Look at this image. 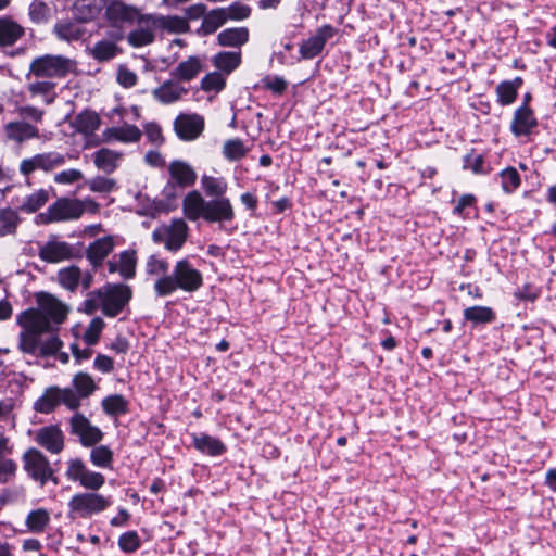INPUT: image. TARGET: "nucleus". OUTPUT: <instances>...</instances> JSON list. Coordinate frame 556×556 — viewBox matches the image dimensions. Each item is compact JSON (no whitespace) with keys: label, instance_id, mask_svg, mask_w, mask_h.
Masks as SVG:
<instances>
[{"label":"nucleus","instance_id":"bb28decb","mask_svg":"<svg viewBox=\"0 0 556 556\" xmlns=\"http://www.w3.org/2000/svg\"><path fill=\"white\" fill-rule=\"evenodd\" d=\"M53 34L60 40L72 42L79 40L85 35V28L76 21H59L53 26Z\"/></svg>","mask_w":556,"mask_h":556},{"label":"nucleus","instance_id":"c9c22d12","mask_svg":"<svg viewBox=\"0 0 556 556\" xmlns=\"http://www.w3.org/2000/svg\"><path fill=\"white\" fill-rule=\"evenodd\" d=\"M74 393L78 395V399L89 397L97 389V384L93 378L84 371L77 372L72 380Z\"/></svg>","mask_w":556,"mask_h":556},{"label":"nucleus","instance_id":"f3484780","mask_svg":"<svg viewBox=\"0 0 556 556\" xmlns=\"http://www.w3.org/2000/svg\"><path fill=\"white\" fill-rule=\"evenodd\" d=\"M336 34V30L330 25H324L317 29V31L300 46V54L302 59L311 60L325 48L326 42L331 39Z\"/></svg>","mask_w":556,"mask_h":556},{"label":"nucleus","instance_id":"0e129e2a","mask_svg":"<svg viewBox=\"0 0 556 556\" xmlns=\"http://www.w3.org/2000/svg\"><path fill=\"white\" fill-rule=\"evenodd\" d=\"M54 89V84L43 80L31 83L28 86V90L31 96H49Z\"/></svg>","mask_w":556,"mask_h":556},{"label":"nucleus","instance_id":"09e8293b","mask_svg":"<svg viewBox=\"0 0 556 556\" xmlns=\"http://www.w3.org/2000/svg\"><path fill=\"white\" fill-rule=\"evenodd\" d=\"M169 264L167 261L151 255L147 260L146 271L149 276L156 277L157 279L169 276L168 273Z\"/></svg>","mask_w":556,"mask_h":556},{"label":"nucleus","instance_id":"37998d69","mask_svg":"<svg viewBox=\"0 0 556 556\" xmlns=\"http://www.w3.org/2000/svg\"><path fill=\"white\" fill-rule=\"evenodd\" d=\"M58 279L63 288L70 291H74L79 286L81 279V271L76 266H70L59 270Z\"/></svg>","mask_w":556,"mask_h":556},{"label":"nucleus","instance_id":"6e6d98bb","mask_svg":"<svg viewBox=\"0 0 556 556\" xmlns=\"http://www.w3.org/2000/svg\"><path fill=\"white\" fill-rule=\"evenodd\" d=\"M222 9L225 12L227 21H242L248 18L251 14V8L249 5L238 2Z\"/></svg>","mask_w":556,"mask_h":556},{"label":"nucleus","instance_id":"7c9ffc66","mask_svg":"<svg viewBox=\"0 0 556 556\" xmlns=\"http://www.w3.org/2000/svg\"><path fill=\"white\" fill-rule=\"evenodd\" d=\"M121 156L119 152L102 148L93 153V162L98 169L111 174L116 169Z\"/></svg>","mask_w":556,"mask_h":556},{"label":"nucleus","instance_id":"58836bf2","mask_svg":"<svg viewBox=\"0 0 556 556\" xmlns=\"http://www.w3.org/2000/svg\"><path fill=\"white\" fill-rule=\"evenodd\" d=\"M118 52L119 49L117 45L114 41L108 39L96 42L94 46L90 49V55L99 62L109 61L113 59Z\"/></svg>","mask_w":556,"mask_h":556},{"label":"nucleus","instance_id":"c756f323","mask_svg":"<svg viewBox=\"0 0 556 556\" xmlns=\"http://www.w3.org/2000/svg\"><path fill=\"white\" fill-rule=\"evenodd\" d=\"M523 80L521 77H515L511 80H504L496 87V98L501 105H509L517 98L518 90L521 88Z\"/></svg>","mask_w":556,"mask_h":556},{"label":"nucleus","instance_id":"864d4df0","mask_svg":"<svg viewBox=\"0 0 556 556\" xmlns=\"http://www.w3.org/2000/svg\"><path fill=\"white\" fill-rule=\"evenodd\" d=\"M104 321L100 317L93 318L85 330L83 336L87 345L92 346L99 341L100 334L103 330Z\"/></svg>","mask_w":556,"mask_h":556},{"label":"nucleus","instance_id":"6ab92c4d","mask_svg":"<svg viewBox=\"0 0 556 556\" xmlns=\"http://www.w3.org/2000/svg\"><path fill=\"white\" fill-rule=\"evenodd\" d=\"M136 252L126 250L108 262V270L111 274L118 273L124 279H131L136 275Z\"/></svg>","mask_w":556,"mask_h":556},{"label":"nucleus","instance_id":"2eb2a0df","mask_svg":"<svg viewBox=\"0 0 556 556\" xmlns=\"http://www.w3.org/2000/svg\"><path fill=\"white\" fill-rule=\"evenodd\" d=\"M65 162V155L60 152L40 153L23 160L20 169L23 175H29L37 169L50 172L63 166Z\"/></svg>","mask_w":556,"mask_h":556},{"label":"nucleus","instance_id":"0eeeda50","mask_svg":"<svg viewBox=\"0 0 556 556\" xmlns=\"http://www.w3.org/2000/svg\"><path fill=\"white\" fill-rule=\"evenodd\" d=\"M111 497H106L96 492H84L75 494L70 503L68 507L71 513L77 515L80 518H89L96 514H100L111 506Z\"/></svg>","mask_w":556,"mask_h":556},{"label":"nucleus","instance_id":"4468645a","mask_svg":"<svg viewBox=\"0 0 556 556\" xmlns=\"http://www.w3.org/2000/svg\"><path fill=\"white\" fill-rule=\"evenodd\" d=\"M24 460L27 472L35 480H38L41 485H43L49 479H52L55 484L58 483V480L53 478V470L48 459L41 452L31 448L25 453Z\"/></svg>","mask_w":556,"mask_h":556},{"label":"nucleus","instance_id":"9d476101","mask_svg":"<svg viewBox=\"0 0 556 556\" xmlns=\"http://www.w3.org/2000/svg\"><path fill=\"white\" fill-rule=\"evenodd\" d=\"M65 476L68 480L78 482L87 490L97 491L105 483L102 473L90 470L81 459L75 458L67 463Z\"/></svg>","mask_w":556,"mask_h":556},{"label":"nucleus","instance_id":"9b49d317","mask_svg":"<svg viewBox=\"0 0 556 556\" xmlns=\"http://www.w3.org/2000/svg\"><path fill=\"white\" fill-rule=\"evenodd\" d=\"M134 24H136L137 27L127 35L128 43L135 48H141L152 43L154 33L159 29L156 14L140 13Z\"/></svg>","mask_w":556,"mask_h":556},{"label":"nucleus","instance_id":"ddd939ff","mask_svg":"<svg viewBox=\"0 0 556 556\" xmlns=\"http://www.w3.org/2000/svg\"><path fill=\"white\" fill-rule=\"evenodd\" d=\"M169 180L165 187L168 197H174V187L188 188L194 185L197 173L187 162L175 160L168 165Z\"/></svg>","mask_w":556,"mask_h":556},{"label":"nucleus","instance_id":"4d7b16f0","mask_svg":"<svg viewBox=\"0 0 556 556\" xmlns=\"http://www.w3.org/2000/svg\"><path fill=\"white\" fill-rule=\"evenodd\" d=\"M29 16L33 22L38 24L47 22L50 16V9L45 2L34 0L29 5Z\"/></svg>","mask_w":556,"mask_h":556},{"label":"nucleus","instance_id":"8fccbe9b","mask_svg":"<svg viewBox=\"0 0 556 556\" xmlns=\"http://www.w3.org/2000/svg\"><path fill=\"white\" fill-rule=\"evenodd\" d=\"M45 331H31L30 329H25L24 332L21 333L20 339V346L21 349L26 352L34 354L37 351H39V334L43 333Z\"/></svg>","mask_w":556,"mask_h":556},{"label":"nucleus","instance_id":"cd10ccee","mask_svg":"<svg viewBox=\"0 0 556 556\" xmlns=\"http://www.w3.org/2000/svg\"><path fill=\"white\" fill-rule=\"evenodd\" d=\"M5 136L9 140L23 142L39 136V130L26 122H12L5 125Z\"/></svg>","mask_w":556,"mask_h":556},{"label":"nucleus","instance_id":"412c9836","mask_svg":"<svg viewBox=\"0 0 556 556\" xmlns=\"http://www.w3.org/2000/svg\"><path fill=\"white\" fill-rule=\"evenodd\" d=\"M141 11L134 5L126 4L123 1L114 0L106 7L105 14L113 23L134 24L138 20Z\"/></svg>","mask_w":556,"mask_h":556},{"label":"nucleus","instance_id":"39448f33","mask_svg":"<svg viewBox=\"0 0 556 556\" xmlns=\"http://www.w3.org/2000/svg\"><path fill=\"white\" fill-rule=\"evenodd\" d=\"M83 215L80 200L60 198L46 212L36 216L37 224H51L78 219Z\"/></svg>","mask_w":556,"mask_h":556},{"label":"nucleus","instance_id":"f03ea898","mask_svg":"<svg viewBox=\"0 0 556 556\" xmlns=\"http://www.w3.org/2000/svg\"><path fill=\"white\" fill-rule=\"evenodd\" d=\"M182 213L190 222L203 218L208 223H224L235 218V211L228 198L206 201L197 190L188 192L184 198Z\"/></svg>","mask_w":556,"mask_h":556},{"label":"nucleus","instance_id":"bf43d9fd","mask_svg":"<svg viewBox=\"0 0 556 556\" xmlns=\"http://www.w3.org/2000/svg\"><path fill=\"white\" fill-rule=\"evenodd\" d=\"M144 134L148 141L156 147L162 146L165 141L161 126L154 122L144 125Z\"/></svg>","mask_w":556,"mask_h":556},{"label":"nucleus","instance_id":"79ce46f5","mask_svg":"<svg viewBox=\"0 0 556 556\" xmlns=\"http://www.w3.org/2000/svg\"><path fill=\"white\" fill-rule=\"evenodd\" d=\"M105 414L110 416H119L127 412L128 402L121 394H113L104 397L101 402Z\"/></svg>","mask_w":556,"mask_h":556},{"label":"nucleus","instance_id":"f8f14e48","mask_svg":"<svg viewBox=\"0 0 556 556\" xmlns=\"http://www.w3.org/2000/svg\"><path fill=\"white\" fill-rule=\"evenodd\" d=\"M173 126L180 140L193 141L204 131L205 122L200 114L181 113L175 118Z\"/></svg>","mask_w":556,"mask_h":556},{"label":"nucleus","instance_id":"4c0bfd02","mask_svg":"<svg viewBox=\"0 0 556 556\" xmlns=\"http://www.w3.org/2000/svg\"><path fill=\"white\" fill-rule=\"evenodd\" d=\"M201 186L208 197H216V199L224 198L228 189V184L223 177L210 175H202Z\"/></svg>","mask_w":556,"mask_h":556},{"label":"nucleus","instance_id":"4be33fe9","mask_svg":"<svg viewBox=\"0 0 556 556\" xmlns=\"http://www.w3.org/2000/svg\"><path fill=\"white\" fill-rule=\"evenodd\" d=\"M536 125L538 122L533 111L529 105H521L514 113L510 130L515 136L519 137L529 135Z\"/></svg>","mask_w":556,"mask_h":556},{"label":"nucleus","instance_id":"603ef678","mask_svg":"<svg viewBox=\"0 0 556 556\" xmlns=\"http://www.w3.org/2000/svg\"><path fill=\"white\" fill-rule=\"evenodd\" d=\"M500 177L502 188L507 193L515 191L520 186V176L514 167L503 169Z\"/></svg>","mask_w":556,"mask_h":556},{"label":"nucleus","instance_id":"20e7f679","mask_svg":"<svg viewBox=\"0 0 556 556\" xmlns=\"http://www.w3.org/2000/svg\"><path fill=\"white\" fill-rule=\"evenodd\" d=\"M77 72V62L62 54H43L35 58L29 73L37 78H64Z\"/></svg>","mask_w":556,"mask_h":556},{"label":"nucleus","instance_id":"774afa93","mask_svg":"<svg viewBox=\"0 0 556 556\" xmlns=\"http://www.w3.org/2000/svg\"><path fill=\"white\" fill-rule=\"evenodd\" d=\"M93 367L103 372L109 374L113 370V359L108 355L99 354L93 362Z\"/></svg>","mask_w":556,"mask_h":556},{"label":"nucleus","instance_id":"f704fd0d","mask_svg":"<svg viewBox=\"0 0 556 556\" xmlns=\"http://www.w3.org/2000/svg\"><path fill=\"white\" fill-rule=\"evenodd\" d=\"M100 126V117L96 112L84 111L76 115L73 121V127L76 131L84 135L93 134Z\"/></svg>","mask_w":556,"mask_h":556},{"label":"nucleus","instance_id":"423d86ee","mask_svg":"<svg viewBox=\"0 0 556 556\" xmlns=\"http://www.w3.org/2000/svg\"><path fill=\"white\" fill-rule=\"evenodd\" d=\"M102 313L108 317L118 315L131 298V289L125 285H106L98 290Z\"/></svg>","mask_w":556,"mask_h":556},{"label":"nucleus","instance_id":"a878e982","mask_svg":"<svg viewBox=\"0 0 556 556\" xmlns=\"http://www.w3.org/2000/svg\"><path fill=\"white\" fill-rule=\"evenodd\" d=\"M104 136L108 141L114 140L123 143H135L140 140L142 131L135 125L124 124L106 129Z\"/></svg>","mask_w":556,"mask_h":556},{"label":"nucleus","instance_id":"7ed1b4c3","mask_svg":"<svg viewBox=\"0 0 556 556\" xmlns=\"http://www.w3.org/2000/svg\"><path fill=\"white\" fill-rule=\"evenodd\" d=\"M202 285V274L189 261L180 260L175 264L169 276L155 280L153 288L159 296H167L178 289L186 292H194Z\"/></svg>","mask_w":556,"mask_h":556},{"label":"nucleus","instance_id":"680f3d73","mask_svg":"<svg viewBox=\"0 0 556 556\" xmlns=\"http://www.w3.org/2000/svg\"><path fill=\"white\" fill-rule=\"evenodd\" d=\"M20 222L18 215L14 210H2V236L14 232Z\"/></svg>","mask_w":556,"mask_h":556},{"label":"nucleus","instance_id":"1a4fd4ad","mask_svg":"<svg viewBox=\"0 0 556 556\" xmlns=\"http://www.w3.org/2000/svg\"><path fill=\"white\" fill-rule=\"evenodd\" d=\"M61 403L70 409H77L79 407L78 395L74 393L73 389L50 387L35 402V409L42 414H49Z\"/></svg>","mask_w":556,"mask_h":556},{"label":"nucleus","instance_id":"5fc2aeb1","mask_svg":"<svg viewBox=\"0 0 556 556\" xmlns=\"http://www.w3.org/2000/svg\"><path fill=\"white\" fill-rule=\"evenodd\" d=\"M90 191L97 193H110L116 188V182L112 178L97 176L87 181Z\"/></svg>","mask_w":556,"mask_h":556},{"label":"nucleus","instance_id":"473e14b6","mask_svg":"<svg viewBox=\"0 0 556 556\" xmlns=\"http://www.w3.org/2000/svg\"><path fill=\"white\" fill-rule=\"evenodd\" d=\"M213 65L222 73L228 75L241 64L240 51H222L213 56Z\"/></svg>","mask_w":556,"mask_h":556},{"label":"nucleus","instance_id":"5701e85b","mask_svg":"<svg viewBox=\"0 0 556 556\" xmlns=\"http://www.w3.org/2000/svg\"><path fill=\"white\" fill-rule=\"evenodd\" d=\"M187 92L188 90L174 78L164 81L160 87L152 91L154 99L164 104L178 101Z\"/></svg>","mask_w":556,"mask_h":556},{"label":"nucleus","instance_id":"49530a36","mask_svg":"<svg viewBox=\"0 0 556 556\" xmlns=\"http://www.w3.org/2000/svg\"><path fill=\"white\" fill-rule=\"evenodd\" d=\"M24 35V28L14 21L2 18V46L12 45Z\"/></svg>","mask_w":556,"mask_h":556},{"label":"nucleus","instance_id":"2f4dec72","mask_svg":"<svg viewBox=\"0 0 556 556\" xmlns=\"http://www.w3.org/2000/svg\"><path fill=\"white\" fill-rule=\"evenodd\" d=\"M51 521V514L46 508L30 510L25 519V526L31 533H42Z\"/></svg>","mask_w":556,"mask_h":556},{"label":"nucleus","instance_id":"72a5a7b5","mask_svg":"<svg viewBox=\"0 0 556 556\" xmlns=\"http://www.w3.org/2000/svg\"><path fill=\"white\" fill-rule=\"evenodd\" d=\"M193 444L197 450L211 456L220 455L226 450L218 439L205 433L193 434Z\"/></svg>","mask_w":556,"mask_h":556},{"label":"nucleus","instance_id":"ea45409f","mask_svg":"<svg viewBox=\"0 0 556 556\" xmlns=\"http://www.w3.org/2000/svg\"><path fill=\"white\" fill-rule=\"evenodd\" d=\"M227 23L225 12L222 8L213 9L202 20L201 30L204 35L215 33L219 27Z\"/></svg>","mask_w":556,"mask_h":556},{"label":"nucleus","instance_id":"052dcab7","mask_svg":"<svg viewBox=\"0 0 556 556\" xmlns=\"http://www.w3.org/2000/svg\"><path fill=\"white\" fill-rule=\"evenodd\" d=\"M84 174L76 168L65 169L54 176V182L59 185H71L83 179Z\"/></svg>","mask_w":556,"mask_h":556},{"label":"nucleus","instance_id":"a211bd4d","mask_svg":"<svg viewBox=\"0 0 556 556\" xmlns=\"http://www.w3.org/2000/svg\"><path fill=\"white\" fill-rule=\"evenodd\" d=\"M38 255L45 262L60 263L73 256V248L70 243L59 240L56 236H51L40 245Z\"/></svg>","mask_w":556,"mask_h":556},{"label":"nucleus","instance_id":"f257e3e1","mask_svg":"<svg viewBox=\"0 0 556 556\" xmlns=\"http://www.w3.org/2000/svg\"><path fill=\"white\" fill-rule=\"evenodd\" d=\"M37 308L24 311L18 323L31 331H54L67 318L70 308L54 295L47 292L36 294Z\"/></svg>","mask_w":556,"mask_h":556},{"label":"nucleus","instance_id":"393cba45","mask_svg":"<svg viewBox=\"0 0 556 556\" xmlns=\"http://www.w3.org/2000/svg\"><path fill=\"white\" fill-rule=\"evenodd\" d=\"M114 239L111 236L97 239L87 249V258L94 266L102 264L103 260L113 251Z\"/></svg>","mask_w":556,"mask_h":556},{"label":"nucleus","instance_id":"c85d7f7f","mask_svg":"<svg viewBox=\"0 0 556 556\" xmlns=\"http://www.w3.org/2000/svg\"><path fill=\"white\" fill-rule=\"evenodd\" d=\"M249 40L247 27L227 28L217 35V43L222 47L240 48Z\"/></svg>","mask_w":556,"mask_h":556},{"label":"nucleus","instance_id":"6e6552de","mask_svg":"<svg viewBox=\"0 0 556 556\" xmlns=\"http://www.w3.org/2000/svg\"><path fill=\"white\" fill-rule=\"evenodd\" d=\"M189 227L182 218H175L168 225H162L152 232L153 241L163 243L169 251L181 249L188 238Z\"/></svg>","mask_w":556,"mask_h":556},{"label":"nucleus","instance_id":"dca6fc26","mask_svg":"<svg viewBox=\"0 0 556 556\" xmlns=\"http://www.w3.org/2000/svg\"><path fill=\"white\" fill-rule=\"evenodd\" d=\"M71 431L73 434L79 437L80 443L84 446H93L99 443L102 438V431L91 425V422L81 414H75L71 418Z\"/></svg>","mask_w":556,"mask_h":556},{"label":"nucleus","instance_id":"13d9d810","mask_svg":"<svg viewBox=\"0 0 556 556\" xmlns=\"http://www.w3.org/2000/svg\"><path fill=\"white\" fill-rule=\"evenodd\" d=\"M118 546L125 553H132L140 547V539L136 531L123 533L118 539Z\"/></svg>","mask_w":556,"mask_h":556},{"label":"nucleus","instance_id":"3c124183","mask_svg":"<svg viewBox=\"0 0 556 556\" xmlns=\"http://www.w3.org/2000/svg\"><path fill=\"white\" fill-rule=\"evenodd\" d=\"M225 85L226 80L219 72L208 73L201 80V88L206 92H219L224 89Z\"/></svg>","mask_w":556,"mask_h":556},{"label":"nucleus","instance_id":"de8ad7c7","mask_svg":"<svg viewBox=\"0 0 556 556\" xmlns=\"http://www.w3.org/2000/svg\"><path fill=\"white\" fill-rule=\"evenodd\" d=\"M90 460L96 467L110 468L113 463V452L105 445L96 446L90 452Z\"/></svg>","mask_w":556,"mask_h":556},{"label":"nucleus","instance_id":"a18cd8bd","mask_svg":"<svg viewBox=\"0 0 556 556\" xmlns=\"http://www.w3.org/2000/svg\"><path fill=\"white\" fill-rule=\"evenodd\" d=\"M48 200L49 192L45 189H39L29 194L20 205V208L26 213H34L42 207L48 202Z\"/></svg>","mask_w":556,"mask_h":556},{"label":"nucleus","instance_id":"b1692460","mask_svg":"<svg viewBox=\"0 0 556 556\" xmlns=\"http://www.w3.org/2000/svg\"><path fill=\"white\" fill-rule=\"evenodd\" d=\"M203 71V62L198 56H189L180 62L170 73L172 77L180 81H190Z\"/></svg>","mask_w":556,"mask_h":556},{"label":"nucleus","instance_id":"69168bd1","mask_svg":"<svg viewBox=\"0 0 556 556\" xmlns=\"http://www.w3.org/2000/svg\"><path fill=\"white\" fill-rule=\"evenodd\" d=\"M263 85L265 88L273 90L276 93H282L287 88V83L282 77H265L263 79Z\"/></svg>","mask_w":556,"mask_h":556},{"label":"nucleus","instance_id":"e2e57ef3","mask_svg":"<svg viewBox=\"0 0 556 556\" xmlns=\"http://www.w3.org/2000/svg\"><path fill=\"white\" fill-rule=\"evenodd\" d=\"M61 346V340L56 336H52L45 341H40L39 353L41 355H53L59 352Z\"/></svg>","mask_w":556,"mask_h":556},{"label":"nucleus","instance_id":"338daca9","mask_svg":"<svg viewBox=\"0 0 556 556\" xmlns=\"http://www.w3.org/2000/svg\"><path fill=\"white\" fill-rule=\"evenodd\" d=\"M117 81L123 87L130 88L137 84V75L128 68H119Z\"/></svg>","mask_w":556,"mask_h":556},{"label":"nucleus","instance_id":"e433bc0d","mask_svg":"<svg viewBox=\"0 0 556 556\" xmlns=\"http://www.w3.org/2000/svg\"><path fill=\"white\" fill-rule=\"evenodd\" d=\"M157 28L170 34H184L189 30L188 21L177 15H156Z\"/></svg>","mask_w":556,"mask_h":556},{"label":"nucleus","instance_id":"c03bdc74","mask_svg":"<svg viewBox=\"0 0 556 556\" xmlns=\"http://www.w3.org/2000/svg\"><path fill=\"white\" fill-rule=\"evenodd\" d=\"M464 317L473 324H488L494 320L495 314L486 306H472L464 311Z\"/></svg>","mask_w":556,"mask_h":556},{"label":"nucleus","instance_id":"a19ab883","mask_svg":"<svg viewBox=\"0 0 556 556\" xmlns=\"http://www.w3.org/2000/svg\"><path fill=\"white\" fill-rule=\"evenodd\" d=\"M248 152L249 148L239 138L228 139L223 146V155L230 162L243 159Z\"/></svg>","mask_w":556,"mask_h":556},{"label":"nucleus","instance_id":"aec40b11","mask_svg":"<svg viewBox=\"0 0 556 556\" xmlns=\"http://www.w3.org/2000/svg\"><path fill=\"white\" fill-rule=\"evenodd\" d=\"M36 442L52 454H59L64 447V437L56 426L40 428L35 435Z\"/></svg>","mask_w":556,"mask_h":556}]
</instances>
